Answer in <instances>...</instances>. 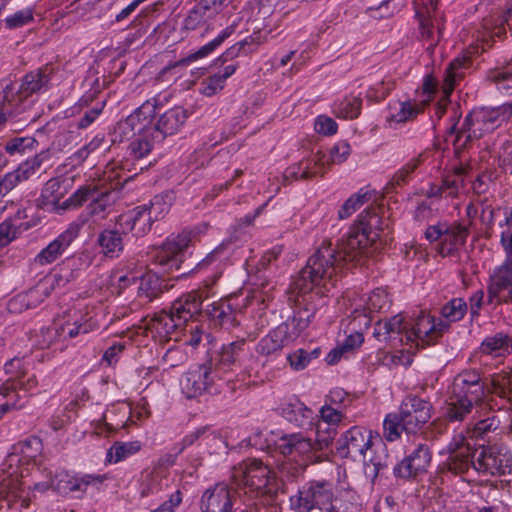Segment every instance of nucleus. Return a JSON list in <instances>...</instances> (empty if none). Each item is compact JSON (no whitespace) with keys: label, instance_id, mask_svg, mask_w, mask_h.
<instances>
[{"label":"nucleus","instance_id":"obj_1","mask_svg":"<svg viewBox=\"0 0 512 512\" xmlns=\"http://www.w3.org/2000/svg\"><path fill=\"white\" fill-rule=\"evenodd\" d=\"M337 451L342 457L361 460L364 473L374 481L389 465L387 447L378 433L363 426H352L337 440Z\"/></svg>","mask_w":512,"mask_h":512},{"label":"nucleus","instance_id":"obj_2","mask_svg":"<svg viewBox=\"0 0 512 512\" xmlns=\"http://www.w3.org/2000/svg\"><path fill=\"white\" fill-rule=\"evenodd\" d=\"M344 266L341 256L337 255L331 241L325 240L301 270L298 279L294 282V289L302 295L315 288L320 289L318 293H323L322 290L329 291L330 287L335 285Z\"/></svg>","mask_w":512,"mask_h":512},{"label":"nucleus","instance_id":"obj_3","mask_svg":"<svg viewBox=\"0 0 512 512\" xmlns=\"http://www.w3.org/2000/svg\"><path fill=\"white\" fill-rule=\"evenodd\" d=\"M16 449L18 451L10 453L2 464V470L7 474V478L2 480V486L8 494L15 498H22L26 489L31 490L33 482L25 479L28 469L19 464L33 462L36 465L37 459L41 456L43 444L39 437L31 436L20 443Z\"/></svg>","mask_w":512,"mask_h":512},{"label":"nucleus","instance_id":"obj_4","mask_svg":"<svg viewBox=\"0 0 512 512\" xmlns=\"http://www.w3.org/2000/svg\"><path fill=\"white\" fill-rule=\"evenodd\" d=\"M512 117V101L494 108H475L464 120L460 130L456 132L455 125L450 128L451 134L456 133L454 142H460L462 137L466 140L462 143L465 145L467 141L480 139L488 133L493 132L504 122Z\"/></svg>","mask_w":512,"mask_h":512},{"label":"nucleus","instance_id":"obj_5","mask_svg":"<svg viewBox=\"0 0 512 512\" xmlns=\"http://www.w3.org/2000/svg\"><path fill=\"white\" fill-rule=\"evenodd\" d=\"M379 222L380 218L375 213L359 215V221L349 229L336 247L337 255L341 256L344 265L347 262L359 261L358 258L379 238Z\"/></svg>","mask_w":512,"mask_h":512},{"label":"nucleus","instance_id":"obj_6","mask_svg":"<svg viewBox=\"0 0 512 512\" xmlns=\"http://www.w3.org/2000/svg\"><path fill=\"white\" fill-rule=\"evenodd\" d=\"M232 479L245 493L267 495L276 492V474L258 459H247L233 469Z\"/></svg>","mask_w":512,"mask_h":512},{"label":"nucleus","instance_id":"obj_7","mask_svg":"<svg viewBox=\"0 0 512 512\" xmlns=\"http://www.w3.org/2000/svg\"><path fill=\"white\" fill-rule=\"evenodd\" d=\"M106 479L105 475L100 474H71L67 471L57 472L52 478L51 472L47 474V479L43 481H34L31 490L33 492L44 493L49 489H54L60 495L71 493H84L90 485H99Z\"/></svg>","mask_w":512,"mask_h":512},{"label":"nucleus","instance_id":"obj_8","mask_svg":"<svg viewBox=\"0 0 512 512\" xmlns=\"http://www.w3.org/2000/svg\"><path fill=\"white\" fill-rule=\"evenodd\" d=\"M334 499L333 485L327 481H310L290 497V506L295 512H310L331 509Z\"/></svg>","mask_w":512,"mask_h":512},{"label":"nucleus","instance_id":"obj_9","mask_svg":"<svg viewBox=\"0 0 512 512\" xmlns=\"http://www.w3.org/2000/svg\"><path fill=\"white\" fill-rule=\"evenodd\" d=\"M156 109V99L145 101L129 116L116 124L112 132V141L123 142L135 138L138 133L147 131L156 115Z\"/></svg>","mask_w":512,"mask_h":512},{"label":"nucleus","instance_id":"obj_10","mask_svg":"<svg viewBox=\"0 0 512 512\" xmlns=\"http://www.w3.org/2000/svg\"><path fill=\"white\" fill-rule=\"evenodd\" d=\"M448 329V323L442 319L437 320L430 314L421 313L409 327L407 326L405 345L419 348L434 344Z\"/></svg>","mask_w":512,"mask_h":512},{"label":"nucleus","instance_id":"obj_11","mask_svg":"<svg viewBox=\"0 0 512 512\" xmlns=\"http://www.w3.org/2000/svg\"><path fill=\"white\" fill-rule=\"evenodd\" d=\"M468 235L469 226L462 223H437L429 225L425 231V238L429 242L439 240L438 253L442 257L452 255L463 246Z\"/></svg>","mask_w":512,"mask_h":512},{"label":"nucleus","instance_id":"obj_12","mask_svg":"<svg viewBox=\"0 0 512 512\" xmlns=\"http://www.w3.org/2000/svg\"><path fill=\"white\" fill-rule=\"evenodd\" d=\"M440 454L448 455L444 466L454 474H464L470 468L475 469L477 450L470 446L462 433L455 434Z\"/></svg>","mask_w":512,"mask_h":512},{"label":"nucleus","instance_id":"obj_13","mask_svg":"<svg viewBox=\"0 0 512 512\" xmlns=\"http://www.w3.org/2000/svg\"><path fill=\"white\" fill-rule=\"evenodd\" d=\"M220 378L208 363L195 365L185 372L180 379V388L186 398L192 399L206 392H211Z\"/></svg>","mask_w":512,"mask_h":512},{"label":"nucleus","instance_id":"obj_14","mask_svg":"<svg viewBox=\"0 0 512 512\" xmlns=\"http://www.w3.org/2000/svg\"><path fill=\"white\" fill-rule=\"evenodd\" d=\"M191 242V233L182 231L177 235L169 236L156 250L154 261L164 272L170 273L180 268L182 253Z\"/></svg>","mask_w":512,"mask_h":512},{"label":"nucleus","instance_id":"obj_15","mask_svg":"<svg viewBox=\"0 0 512 512\" xmlns=\"http://www.w3.org/2000/svg\"><path fill=\"white\" fill-rule=\"evenodd\" d=\"M84 225V220L78 219L68 225L65 231L59 234L46 247H44L32 260V266L41 267L53 264L68 249L71 243L78 237Z\"/></svg>","mask_w":512,"mask_h":512},{"label":"nucleus","instance_id":"obj_16","mask_svg":"<svg viewBox=\"0 0 512 512\" xmlns=\"http://www.w3.org/2000/svg\"><path fill=\"white\" fill-rule=\"evenodd\" d=\"M432 410L430 402L417 396H407L397 412L402 419L404 432H418L431 419Z\"/></svg>","mask_w":512,"mask_h":512},{"label":"nucleus","instance_id":"obj_17","mask_svg":"<svg viewBox=\"0 0 512 512\" xmlns=\"http://www.w3.org/2000/svg\"><path fill=\"white\" fill-rule=\"evenodd\" d=\"M487 384L482 381L478 371L474 369L460 372L453 380L451 394L479 407L483 406Z\"/></svg>","mask_w":512,"mask_h":512},{"label":"nucleus","instance_id":"obj_18","mask_svg":"<svg viewBox=\"0 0 512 512\" xmlns=\"http://www.w3.org/2000/svg\"><path fill=\"white\" fill-rule=\"evenodd\" d=\"M297 326L295 319L278 325L258 342L256 347L258 354L271 356L280 352L283 347L299 337Z\"/></svg>","mask_w":512,"mask_h":512},{"label":"nucleus","instance_id":"obj_19","mask_svg":"<svg viewBox=\"0 0 512 512\" xmlns=\"http://www.w3.org/2000/svg\"><path fill=\"white\" fill-rule=\"evenodd\" d=\"M512 457L507 451L492 446L477 450L475 470L492 476H502L511 472Z\"/></svg>","mask_w":512,"mask_h":512},{"label":"nucleus","instance_id":"obj_20","mask_svg":"<svg viewBox=\"0 0 512 512\" xmlns=\"http://www.w3.org/2000/svg\"><path fill=\"white\" fill-rule=\"evenodd\" d=\"M432 453L428 445L418 444L411 452L395 465L393 472L398 478L410 479L426 472L431 464Z\"/></svg>","mask_w":512,"mask_h":512},{"label":"nucleus","instance_id":"obj_21","mask_svg":"<svg viewBox=\"0 0 512 512\" xmlns=\"http://www.w3.org/2000/svg\"><path fill=\"white\" fill-rule=\"evenodd\" d=\"M200 509L202 512H233L234 493L228 484L216 483L202 494Z\"/></svg>","mask_w":512,"mask_h":512},{"label":"nucleus","instance_id":"obj_22","mask_svg":"<svg viewBox=\"0 0 512 512\" xmlns=\"http://www.w3.org/2000/svg\"><path fill=\"white\" fill-rule=\"evenodd\" d=\"M275 447L284 456L303 460L310 459L312 453L318 451L313 440L301 432L282 434L275 441Z\"/></svg>","mask_w":512,"mask_h":512},{"label":"nucleus","instance_id":"obj_23","mask_svg":"<svg viewBox=\"0 0 512 512\" xmlns=\"http://www.w3.org/2000/svg\"><path fill=\"white\" fill-rule=\"evenodd\" d=\"M279 414L289 423L300 429H312L314 425V411L296 396L284 399L279 407Z\"/></svg>","mask_w":512,"mask_h":512},{"label":"nucleus","instance_id":"obj_24","mask_svg":"<svg viewBox=\"0 0 512 512\" xmlns=\"http://www.w3.org/2000/svg\"><path fill=\"white\" fill-rule=\"evenodd\" d=\"M494 300L512 302V260L510 258L490 277L488 301L492 303Z\"/></svg>","mask_w":512,"mask_h":512},{"label":"nucleus","instance_id":"obj_25","mask_svg":"<svg viewBox=\"0 0 512 512\" xmlns=\"http://www.w3.org/2000/svg\"><path fill=\"white\" fill-rule=\"evenodd\" d=\"M407 325L404 323V318L401 314H397L391 318L379 320L373 331V336L379 342H386L392 348H398L405 345V331Z\"/></svg>","mask_w":512,"mask_h":512},{"label":"nucleus","instance_id":"obj_26","mask_svg":"<svg viewBox=\"0 0 512 512\" xmlns=\"http://www.w3.org/2000/svg\"><path fill=\"white\" fill-rule=\"evenodd\" d=\"M154 222L146 204L121 214L117 220V224L124 233L132 232L137 237L146 235L151 230Z\"/></svg>","mask_w":512,"mask_h":512},{"label":"nucleus","instance_id":"obj_27","mask_svg":"<svg viewBox=\"0 0 512 512\" xmlns=\"http://www.w3.org/2000/svg\"><path fill=\"white\" fill-rule=\"evenodd\" d=\"M155 118L156 115L149 129H151L155 137L162 142L165 137L174 135L180 130L186 121L187 113L182 107H174L160 115L157 120H155Z\"/></svg>","mask_w":512,"mask_h":512},{"label":"nucleus","instance_id":"obj_28","mask_svg":"<svg viewBox=\"0 0 512 512\" xmlns=\"http://www.w3.org/2000/svg\"><path fill=\"white\" fill-rule=\"evenodd\" d=\"M353 314L355 317L364 315L366 318L374 313L387 310L390 306V299L386 290L377 288L370 293L353 299Z\"/></svg>","mask_w":512,"mask_h":512},{"label":"nucleus","instance_id":"obj_29","mask_svg":"<svg viewBox=\"0 0 512 512\" xmlns=\"http://www.w3.org/2000/svg\"><path fill=\"white\" fill-rule=\"evenodd\" d=\"M329 167V161L322 152H317L310 158L305 159L285 171L286 178L311 179L318 175H324Z\"/></svg>","mask_w":512,"mask_h":512},{"label":"nucleus","instance_id":"obj_30","mask_svg":"<svg viewBox=\"0 0 512 512\" xmlns=\"http://www.w3.org/2000/svg\"><path fill=\"white\" fill-rule=\"evenodd\" d=\"M244 345L243 339L223 345L221 350L207 362L220 380H223L225 374L232 369L243 351Z\"/></svg>","mask_w":512,"mask_h":512},{"label":"nucleus","instance_id":"obj_31","mask_svg":"<svg viewBox=\"0 0 512 512\" xmlns=\"http://www.w3.org/2000/svg\"><path fill=\"white\" fill-rule=\"evenodd\" d=\"M64 183L65 181L60 178H51L48 180L38 199L39 206L50 212H63L61 200L67 193V187Z\"/></svg>","mask_w":512,"mask_h":512},{"label":"nucleus","instance_id":"obj_32","mask_svg":"<svg viewBox=\"0 0 512 512\" xmlns=\"http://www.w3.org/2000/svg\"><path fill=\"white\" fill-rule=\"evenodd\" d=\"M438 0H430L422 10L417 11L419 17L420 34L423 39L434 40L435 30L440 34L442 30V16L437 11Z\"/></svg>","mask_w":512,"mask_h":512},{"label":"nucleus","instance_id":"obj_33","mask_svg":"<svg viewBox=\"0 0 512 512\" xmlns=\"http://www.w3.org/2000/svg\"><path fill=\"white\" fill-rule=\"evenodd\" d=\"M168 486L169 471L162 467H156L143 471L139 493L141 497H148L163 491Z\"/></svg>","mask_w":512,"mask_h":512},{"label":"nucleus","instance_id":"obj_34","mask_svg":"<svg viewBox=\"0 0 512 512\" xmlns=\"http://www.w3.org/2000/svg\"><path fill=\"white\" fill-rule=\"evenodd\" d=\"M478 352L482 356L504 358L512 353V338L503 332L487 336L481 342Z\"/></svg>","mask_w":512,"mask_h":512},{"label":"nucleus","instance_id":"obj_35","mask_svg":"<svg viewBox=\"0 0 512 512\" xmlns=\"http://www.w3.org/2000/svg\"><path fill=\"white\" fill-rule=\"evenodd\" d=\"M500 426L498 416L491 409L484 410L479 408V413H475L467 425V432L475 438L484 437L495 431Z\"/></svg>","mask_w":512,"mask_h":512},{"label":"nucleus","instance_id":"obj_36","mask_svg":"<svg viewBox=\"0 0 512 512\" xmlns=\"http://www.w3.org/2000/svg\"><path fill=\"white\" fill-rule=\"evenodd\" d=\"M181 327L182 325L179 323V320L170 311L156 313L147 325L148 330L153 336L158 337L160 340L170 339Z\"/></svg>","mask_w":512,"mask_h":512},{"label":"nucleus","instance_id":"obj_37","mask_svg":"<svg viewBox=\"0 0 512 512\" xmlns=\"http://www.w3.org/2000/svg\"><path fill=\"white\" fill-rule=\"evenodd\" d=\"M170 312L183 326L201 312L199 296L193 292L182 295L172 303Z\"/></svg>","mask_w":512,"mask_h":512},{"label":"nucleus","instance_id":"obj_38","mask_svg":"<svg viewBox=\"0 0 512 512\" xmlns=\"http://www.w3.org/2000/svg\"><path fill=\"white\" fill-rule=\"evenodd\" d=\"M479 406L470 401L463 400L457 396L450 394L447 401L444 416L450 422H462L472 419L475 413H479Z\"/></svg>","mask_w":512,"mask_h":512},{"label":"nucleus","instance_id":"obj_39","mask_svg":"<svg viewBox=\"0 0 512 512\" xmlns=\"http://www.w3.org/2000/svg\"><path fill=\"white\" fill-rule=\"evenodd\" d=\"M75 260L62 262L54 268L49 274L41 279L47 289L52 293L56 288L66 286L77 277L76 271L73 269Z\"/></svg>","mask_w":512,"mask_h":512},{"label":"nucleus","instance_id":"obj_40","mask_svg":"<svg viewBox=\"0 0 512 512\" xmlns=\"http://www.w3.org/2000/svg\"><path fill=\"white\" fill-rule=\"evenodd\" d=\"M464 169L456 168L453 173L448 174L439 186H432L429 195L431 197L446 196L457 197L464 189Z\"/></svg>","mask_w":512,"mask_h":512},{"label":"nucleus","instance_id":"obj_41","mask_svg":"<svg viewBox=\"0 0 512 512\" xmlns=\"http://www.w3.org/2000/svg\"><path fill=\"white\" fill-rule=\"evenodd\" d=\"M16 383L5 381L0 385V419L8 412L22 409L24 397L18 392Z\"/></svg>","mask_w":512,"mask_h":512},{"label":"nucleus","instance_id":"obj_42","mask_svg":"<svg viewBox=\"0 0 512 512\" xmlns=\"http://www.w3.org/2000/svg\"><path fill=\"white\" fill-rule=\"evenodd\" d=\"M102 253L109 258H117L124 249L122 233L115 229L103 230L97 239Z\"/></svg>","mask_w":512,"mask_h":512},{"label":"nucleus","instance_id":"obj_43","mask_svg":"<svg viewBox=\"0 0 512 512\" xmlns=\"http://www.w3.org/2000/svg\"><path fill=\"white\" fill-rule=\"evenodd\" d=\"M162 293V282L152 272H147L140 278L137 296L143 302H151Z\"/></svg>","mask_w":512,"mask_h":512},{"label":"nucleus","instance_id":"obj_44","mask_svg":"<svg viewBox=\"0 0 512 512\" xmlns=\"http://www.w3.org/2000/svg\"><path fill=\"white\" fill-rule=\"evenodd\" d=\"M50 81L47 70L38 69L26 74L22 80L20 91L25 96L46 90Z\"/></svg>","mask_w":512,"mask_h":512},{"label":"nucleus","instance_id":"obj_45","mask_svg":"<svg viewBox=\"0 0 512 512\" xmlns=\"http://www.w3.org/2000/svg\"><path fill=\"white\" fill-rule=\"evenodd\" d=\"M232 33H234V25L227 26L223 29L213 40L199 48L196 52L191 53L187 57L181 59L179 65H187L198 59L204 58L211 54L217 47H219L225 39H227Z\"/></svg>","mask_w":512,"mask_h":512},{"label":"nucleus","instance_id":"obj_46","mask_svg":"<svg viewBox=\"0 0 512 512\" xmlns=\"http://www.w3.org/2000/svg\"><path fill=\"white\" fill-rule=\"evenodd\" d=\"M232 33H234V25L227 26L223 29L213 40L199 48L196 52L191 53L187 57L181 59L179 65H187L198 59L204 58L211 54L217 47H219L225 39H227Z\"/></svg>","mask_w":512,"mask_h":512},{"label":"nucleus","instance_id":"obj_47","mask_svg":"<svg viewBox=\"0 0 512 512\" xmlns=\"http://www.w3.org/2000/svg\"><path fill=\"white\" fill-rule=\"evenodd\" d=\"M156 143H160L159 139L151 129L138 133L129 145L130 154L137 159L146 157L153 149Z\"/></svg>","mask_w":512,"mask_h":512},{"label":"nucleus","instance_id":"obj_48","mask_svg":"<svg viewBox=\"0 0 512 512\" xmlns=\"http://www.w3.org/2000/svg\"><path fill=\"white\" fill-rule=\"evenodd\" d=\"M215 16L216 14L200 0V2L188 12L183 22V28L186 30H195L206 24Z\"/></svg>","mask_w":512,"mask_h":512},{"label":"nucleus","instance_id":"obj_49","mask_svg":"<svg viewBox=\"0 0 512 512\" xmlns=\"http://www.w3.org/2000/svg\"><path fill=\"white\" fill-rule=\"evenodd\" d=\"M142 448L138 440L129 442H115L107 451L106 460L109 463H119L137 454Z\"/></svg>","mask_w":512,"mask_h":512},{"label":"nucleus","instance_id":"obj_50","mask_svg":"<svg viewBox=\"0 0 512 512\" xmlns=\"http://www.w3.org/2000/svg\"><path fill=\"white\" fill-rule=\"evenodd\" d=\"M362 100L357 96H348L333 105V112L338 118L354 119L360 115Z\"/></svg>","mask_w":512,"mask_h":512},{"label":"nucleus","instance_id":"obj_51","mask_svg":"<svg viewBox=\"0 0 512 512\" xmlns=\"http://www.w3.org/2000/svg\"><path fill=\"white\" fill-rule=\"evenodd\" d=\"M206 313L220 326L232 325L234 310L226 300H219L208 305Z\"/></svg>","mask_w":512,"mask_h":512},{"label":"nucleus","instance_id":"obj_52","mask_svg":"<svg viewBox=\"0 0 512 512\" xmlns=\"http://www.w3.org/2000/svg\"><path fill=\"white\" fill-rule=\"evenodd\" d=\"M173 201L174 195L171 192L154 196L148 205V210L155 222L163 219L169 213Z\"/></svg>","mask_w":512,"mask_h":512},{"label":"nucleus","instance_id":"obj_53","mask_svg":"<svg viewBox=\"0 0 512 512\" xmlns=\"http://www.w3.org/2000/svg\"><path fill=\"white\" fill-rule=\"evenodd\" d=\"M312 429L315 430V440L313 442L318 451L327 448L333 442L338 431L337 426H330L315 419Z\"/></svg>","mask_w":512,"mask_h":512},{"label":"nucleus","instance_id":"obj_54","mask_svg":"<svg viewBox=\"0 0 512 512\" xmlns=\"http://www.w3.org/2000/svg\"><path fill=\"white\" fill-rule=\"evenodd\" d=\"M418 113L419 109L410 101H397L389 106V120L395 123H403L411 120Z\"/></svg>","mask_w":512,"mask_h":512},{"label":"nucleus","instance_id":"obj_55","mask_svg":"<svg viewBox=\"0 0 512 512\" xmlns=\"http://www.w3.org/2000/svg\"><path fill=\"white\" fill-rule=\"evenodd\" d=\"M467 312V304L462 298H453L441 308L442 321L451 323L463 319Z\"/></svg>","mask_w":512,"mask_h":512},{"label":"nucleus","instance_id":"obj_56","mask_svg":"<svg viewBox=\"0 0 512 512\" xmlns=\"http://www.w3.org/2000/svg\"><path fill=\"white\" fill-rule=\"evenodd\" d=\"M404 431V425L398 413H389L383 420V437L388 442L398 440Z\"/></svg>","mask_w":512,"mask_h":512},{"label":"nucleus","instance_id":"obj_57","mask_svg":"<svg viewBox=\"0 0 512 512\" xmlns=\"http://www.w3.org/2000/svg\"><path fill=\"white\" fill-rule=\"evenodd\" d=\"M490 79L495 83L500 92L512 95V61L502 68L493 71Z\"/></svg>","mask_w":512,"mask_h":512},{"label":"nucleus","instance_id":"obj_58","mask_svg":"<svg viewBox=\"0 0 512 512\" xmlns=\"http://www.w3.org/2000/svg\"><path fill=\"white\" fill-rule=\"evenodd\" d=\"M406 348L388 353L384 357V362L389 368L398 366L408 367L413 362V356L417 348L405 345Z\"/></svg>","mask_w":512,"mask_h":512},{"label":"nucleus","instance_id":"obj_59","mask_svg":"<svg viewBox=\"0 0 512 512\" xmlns=\"http://www.w3.org/2000/svg\"><path fill=\"white\" fill-rule=\"evenodd\" d=\"M319 354L318 349L312 351L297 349L287 355V361L294 371H301L308 367L312 359L317 358Z\"/></svg>","mask_w":512,"mask_h":512},{"label":"nucleus","instance_id":"obj_60","mask_svg":"<svg viewBox=\"0 0 512 512\" xmlns=\"http://www.w3.org/2000/svg\"><path fill=\"white\" fill-rule=\"evenodd\" d=\"M345 418L346 415L343 409L333 408L328 405H322L318 411V414L315 416L316 420L330 426L337 427H339Z\"/></svg>","mask_w":512,"mask_h":512},{"label":"nucleus","instance_id":"obj_61","mask_svg":"<svg viewBox=\"0 0 512 512\" xmlns=\"http://www.w3.org/2000/svg\"><path fill=\"white\" fill-rule=\"evenodd\" d=\"M368 200L369 197L367 193L353 194L344 202V204L339 209V219L343 220L349 218L354 212L360 209Z\"/></svg>","mask_w":512,"mask_h":512},{"label":"nucleus","instance_id":"obj_62","mask_svg":"<svg viewBox=\"0 0 512 512\" xmlns=\"http://www.w3.org/2000/svg\"><path fill=\"white\" fill-rule=\"evenodd\" d=\"M95 193V188L91 186H81L69 198L62 202L63 211L80 207L89 200Z\"/></svg>","mask_w":512,"mask_h":512},{"label":"nucleus","instance_id":"obj_63","mask_svg":"<svg viewBox=\"0 0 512 512\" xmlns=\"http://www.w3.org/2000/svg\"><path fill=\"white\" fill-rule=\"evenodd\" d=\"M58 327L60 329L62 340L75 338L80 334L88 333L94 329V325L89 321L81 323L75 321L73 324L66 322L58 325Z\"/></svg>","mask_w":512,"mask_h":512},{"label":"nucleus","instance_id":"obj_64","mask_svg":"<svg viewBox=\"0 0 512 512\" xmlns=\"http://www.w3.org/2000/svg\"><path fill=\"white\" fill-rule=\"evenodd\" d=\"M35 144L36 140L33 137H15L6 143L5 150L10 155L23 154L28 150H32Z\"/></svg>","mask_w":512,"mask_h":512}]
</instances>
